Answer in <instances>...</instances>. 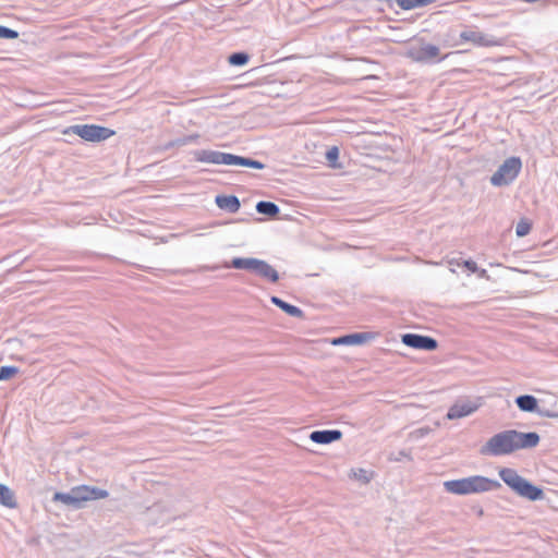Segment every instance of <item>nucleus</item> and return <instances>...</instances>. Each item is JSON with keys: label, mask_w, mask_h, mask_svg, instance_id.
I'll return each instance as SVG.
<instances>
[{"label": "nucleus", "mask_w": 558, "mask_h": 558, "mask_svg": "<svg viewBox=\"0 0 558 558\" xmlns=\"http://www.w3.org/2000/svg\"><path fill=\"white\" fill-rule=\"evenodd\" d=\"M521 168V159L519 157H510L506 159L490 177V183L494 186L509 185L518 177Z\"/></svg>", "instance_id": "nucleus-7"}, {"label": "nucleus", "mask_w": 558, "mask_h": 558, "mask_svg": "<svg viewBox=\"0 0 558 558\" xmlns=\"http://www.w3.org/2000/svg\"><path fill=\"white\" fill-rule=\"evenodd\" d=\"M430 432H432V428L428 427V426H425V427H421V428L415 429L411 435L414 438L418 439V438L425 437Z\"/></svg>", "instance_id": "nucleus-30"}, {"label": "nucleus", "mask_w": 558, "mask_h": 558, "mask_svg": "<svg viewBox=\"0 0 558 558\" xmlns=\"http://www.w3.org/2000/svg\"><path fill=\"white\" fill-rule=\"evenodd\" d=\"M19 373V368L15 366H1L0 367V380H8Z\"/></svg>", "instance_id": "nucleus-26"}, {"label": "nucleus", "mask_w": 558, "mask_h": 558, "mask_svg": "<svg viewBox=\"0 0 558 558\" xmlns=\"http://www.w3.org/2000/svg\"><path fill=\"white\" fill-rule=\"evenodd\" d=\"M198 137H199L198 134L182 136V137H179L177 140L169 142L167 144L166 148H170V147H174V146H178V147L185 146L187 144L195 142Z\"/></svg>", "instance_id": "nucleus-24"}, {"label": "nucleus", "mask_w": 558, "mask_h": 558, "mask_svg": "<svg viewBox=\"0 0 558 558\" xmlns=\"http://www.w3.org/2000/svg\"><path fill=\"white\" fill-rule=\"evenodd\" d=\"M0 505L10 509L17 507L14 492L2 483H0Z\"/></svg>", "instance_id": "nucleus-19"}, {"label": "nucleus", "mask_w": 558, "mask_h": 558, "mask_svg": "<svg viewBox=\"0 0 558 558\" xmlns=\"http://www.w3.org/2000/svg\"><path fill=\"white\" fill-rule=\"evenodd\" d=\"M476 274L478 275L480 278L489 279V275L486 269H478Z\"/></svg>", "instance_id": "nucleus-32"}, {"label": "nucleus", "mask_w": 558, "mask_h": 558, "mask_svg": "<svg viewBox=\"0 0 558 558\" xmlns=\"http://www.w3.org/2000/svg\"><path fill=\"white\" fill-rule=\"evenodd\" d=\"M402 342H403V344H405L410 348L426 350V351L436 350L438 347V342L436 339L428 337V336L417 335V333L403 335Z\"/></svg>", "instance_id": "nucleus-11"}, {"label": "nucleus", "mask_w": 558, "mask_h": 558, "mask_svg": "<svg viewBox=\"0 0 558 558\" xmlns=\"http://www.w3.org/2000/svg\"><path fill=\"white\" fill-rule=\"evenodd\" d=\"M463 266H464L466 269H469L471 272H476V271H478V267H477L476 263H475V262H473V260H464V262H463Z\"/></svg>", "instance_id": "nucleus-31"}, {"label": "nucleus", "mask_w": 558, "mask_h": 558, "mask_svg": "<svg viewBox=\"0 0 558 558\" xmlns=\"http://www.w3.org/2000/svg\"><path fill=\"white\" fill-rule=\"evenodd\" d=\"M403 457H409L408 453H405L404 451H401L400 452V458H403Z\"/></svg>", "instance_id": "nucleus-34"}, {"label": "nucleus", "mask_w": 558, "mask_h": 558, "mask_svg": "<svg viewBox=\"0 0 558 558\" xmlns=\"http://www.w3.org/2000/svg\"><path fill=\"white\" fill-rule=\"evenodd\" d=\"M270 301L272 304L281 308L284 313L292 317L302 318L304 316V313L300 307L289 304L278 296H271Z\"/></svg>", "instance_id": "nucleus-20"}, {"label": "nucleus", "mask_w": 558, "mask_h": 558, "mask_svg": "<svg viewBox=\"0 0 558 558\" xmlns=\"http://www.w3.org/2000/svg\"><path fill=\"white\" fill-rule=\"evenodd\" d=\"M195 160L199 162L214 163V165H227V166H240L248 167L262 170L266 166L255 159L233 155L230 153H222L218 150L202 149L194 153Z\"/></svg>", "instance_id": "nucleus-3"}, {"label": "nucleus", "mask_w": 558, "mask_h": 558, "mask_svg": "<svg viewBox=\"0 0 558 558\" xmlns=\"http://www.w3.org/2000/svg\"><path fill=\"white\" fill-rule=\"evenodd\" d=\"M342 437V432L339 429H324V430H314L310 435V439L313 442L320 445H328L333 441L340 440Z\"/></svg>", "instance_id": "nucleus-16"}, {"label": "nucleus", "mask_w": 558, "mask_h": 558, "mask_svg": "<svg viewBox=\"0 0 558 558\" xmlns=\"http://www.w3.org/2000/svg\"><path fill=\"white\" fill-rule=\"evenodd\" d=\"M445 489L454 495L480 494L496 490L501 484L482 475L469 476L460 480L447 481L444 483Z\"/></svg>", "instance_id": "nucleus-2"}, {"label": "nucleus", "mask_w": 558, "mask_h": 558, "mask_svg": "<svg viewBox=\"0 0 558 558\" xmlns=\"http://www.w3.org/2000/svg\"><path fill=\"white\" fill-rule=\"evenodd\" d=\"M216 204L219 208L232 214L236 213L241 206L240 201L235 195H218L216 197Z\"/></svg>", "instance_id": "nucleus-17"}, {"label": "nucleus", "mask_w": 558, "mask_h": 558, "mask_svg": "<svg viewBox=\"0 0 558 558\" xmlns=\"http://www.w3.org/2000/svg\"><path fill=\"white\" fill-rule=\"evenodd\" d=\"M483 456L500 457L513 453V440L511 429H507L492 436L480 449Z\"/></svg>", "instance_id": "nucleus-6"}, {"label": "nucleus", "mask_w": 558, "mask_h": 558, "mask_svg": "<svg viewBox=\"0 0 558 558\" xmlns=\"http://www.w3.org/2000/svg\"><path fill=\"white\" fill-rule=\"evenodd\" d=\"M513 440V452L522 449L535 448L541 440V437L535 432L523 433L511 429Z\"/></svg>", "instance_id": "nucleus-12"}, {"label": "nucleus", "mask_w": 558, "mask_h": 558, "mask_svg": "<svg viewBox=\"0 0 558 558\" xmlns=\"http://www.w3.org/2000/svg\"><path fill=\"white\" fill-rule=\"evenodd\" d=\"M338 156H339V149L338 147L336 146H332L331 148H329L326 153V158L329 162H333L335 160L338 159Z\"/></svg>", "instance_id": "nucleus-29"}, {"label": "nucleus", "mask_w": 558, "mask_h": 558, "mask_svg": "<svg viewBox=\"0 0 558 558\" xmlns=\"http://www.w3.org/2000/svg\"><path fill=\"white\" fill-rule=\"evenodd\" d=\"M435 1L436 0H397V4L403 10H412L415 8L425 7Z\"/></svg>", "instance_id": "nucleus-23"}, {"label": "nucleus", "mask_w": 558, "mask_h": 558, "mask_svg": "<svg viewBox=\"0 0 558 558\" xmlns=\"http://www.w3.org/2000/svg\"><path fill=\"white\" fill-rule=\"evenodd\" d=\"M480 408V403L468 398L458 399L448 410V420H458L473 414Z\"/></svg>", "instance_id": "nucleus-10"}, {"label": "nucleus", "mask_w": 558, "mask_h": 558, "mask_svg": "<svg viewBox=\"0 0 558 558\" xmlns=\"http://www.w3.org/2000/svg\"><path fill=\"white\" fill-rule=\"evenodd\" d=\"M65 134H75L87 142H101L109 138L114 132L108 128L96 124H75L69 126Z\"/></svg>", "instance_id": "nucleus-8"}, {"label": "nucleus", "mask_w": 558, "mask_h": 558, "mask_svg": "<svg viewBox=\"0 0 558 558\" xmlns=\"http://www.w3.org/2000/svg\"><path fill=\"white\" fill-rule=\"evenodd\" d=\"M374 339L372 332H355L332 339L333 345H359Z\"/></svg>", "instance_id": "nucleus-15"}, {"label": "nucleus", "mask_w": 558, "mask_h": 558, "mask_svg": "<svg viewBox=\"0 0 558 558\" xmlns=\"http://www.w3.org/2000/svg\"><path fill=\"white\" fill-rule=\"evenodd\" d=\"M108 496L109 493L106 489L88 485H80L72 487L68 493H54L52 500L78 510L84 508L87 501L104 499Z\"/></svg>", "instance_id": "nucleus-1"}, {"label": "nucleus", "mask_w": 558, "mask_h": 558, "mask_svg": "<svg viewBox=\"0 0 558 558\" xmlns=\"http://www.w3.org/2000/svg\"><path fill=\"white\" fill-rule=\"evenodd\" d=\"M250 60V54L244 51L233 52L228 57L231 66H244Z\"/></svg>", "instance_id": "nucleus-22"}, {"label": "nucleus", "mask_w": 558, "mask_h": 558, "mask_svg": "<svg viewBox=\"0 0 558 558\" xmlns=\"http://www.w3.org/2000/svg\"><path fill=\"white\" fill-rule=\"evenodd\" d=\"M460 38L463 41H471L474 45L483 47H494L501 45L500 40H498L495 36L486 35L474 29H466L461 32Z\"/></svg>", "instance_id": "nucleus-13"}, {"label": "nucleus", "mask_w": 558, "mask_h": 558, "mask_svg": "<svg viewBox=\"0 0 558 558\" xmlns=\"http://www.w3.org/2000/svg\"><path fill=\"white\" fill-rule=\"evenodd\" d=\"M19 37V32L15 29L9 28L7 26L0 25V38L3 39H16Z\"/></svg>", "instance_id": "nucleus-27"}, {"label": "nucleus", "mask_w": 558, "mask_h": 558, "mask_svg": "<svg viewBox=\"0 0 558 558\" xmlns=\"http://www.w3.org/2000/svg\"><path fill=\"white\" fill-rule=\"evenodd\" d=\"M515 403L523 412H536L542 417H558V412L539 408L537 399L531 395H522L517 397Z\"/></svg>", "instance_id": "nucleus-9"}, {"label": "nucleus", "mask_w": 558, "mask_h": 558, "mask_svg": "<svg viewBox=\"0 0 558 558\" xmlns=\"http://www.w3.org/2000/svg\"><path fill=\"white\" fill-rule=\"evenodd\" d=\"M165 507L161 504H155L151 507H148L146 509L147 520L153 524L158 523H166L169 519L166 518L165 514Z\"/></svg>", "instance_id": "nucleus-18"}, {"label": "nucleus", "mask_w": 558, "mask_h": 558, "mask_svg": "<svg viewBox=\"0 0 558 558\" xmlns=\"http://www.w3.org/2000/svg\"><path fill=\"white\" fill-rule=\"evenodd\" d=\"M223 267L250 270L274 283L279 280L278 271L270 264L254 257H234L230 263H225Z\"/></svg>", "instance_id": "nucleus-5"}, {"label": "nucleus", "mask_w": 558, "mask_h": 558, "mask_svg": "<svg viewBox=\"0 0 558 558\" xmlns=\"http://www.w3.org/2000/svg\"><path fill=\"white\" fill-rule=\"evenodd\" d=\"M352 476L363 484H367L372 480V473L364 469L352 470Z\"/></svg>", "instance_id": "nucleus-25"}, {"label": "nucleus", "mask_w": 558, "mask_h": 558, "mask_svg": "<svg viewBox=\"0 0 558 558\" xmlns=\"http://www.w3.org/2000/svg\"><path fill=\"white\" fill-rule=\"evenodd\" d=\"M531 230V225L525 221V220H521L520 222H518L517 227H515V234L520 238L522 236H525Z\"/></svg>", "instance_id": "nucleus-28"}, {"label": "nucleus", "mask_w": 558, "mask_h": 558, "mask_svg": "<svg viewBox=\"0 0 558 558\" xmlns=\"http://www.w3.org/2000/svg\"><path fill=\"white\" fill-rule=\"evenodd\" d=\"M409 56L415 60L421 62L433 61L439 56V48L432 44L422 45L417 48H412L409 51Z\"/></svg>", "instance_id": "nucleus-14"}, {"label": "nucleus", "mask_w": 558, "mask_h": 558, "mask_svg": "<svg viewBox=\"0 0 558 558\" xmlns=\"http://www.w3.org/2000/svg\"><path fill=\"white\" fill-rule=\"evenodd\" d=\"M403 457H409L408 453H405L404 451H401L400 452V458H403Z\"/></svg>", "instance_id": "nucleus-33"}, {"label": "nucleus", "mask_w": 558, "mask_h": 558, "mask_svg": "<svg viewBox=\"0 0 558 558\" xmlns=\"http://www.w3.org/2000/svg\"><path fill=\"white\" fill-rule=\"evenodd\" d=\"M498 474L501 481L518 496L531 501L542 500L544 498L543 489L519 475L514 469L502 468L499 470Z\"/></svg>", "instance_id": "nucleus-4"}, {"label": "nucleus", "mask_w": 558, "mask_h": 558, "mask_svg": "<svg viewBox=\"0 0 558 558\" xmlns=\"http://www.w3.org/2000/svg\"><path fill=\"white\" fill-rule=\"evenodd\" d=\"M256 210L258 214L275 217L279 214L280 209L277 204L267 201H260L256 204Z\"/></svg>", "instance_id": "nucleus-21"}]
</instances>
